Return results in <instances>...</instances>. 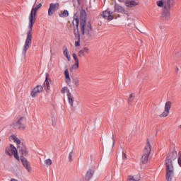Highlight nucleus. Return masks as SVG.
Here are the masks:
<instances>
[{"label":"nucleus","instance_id":"nucleus-48","mask_svg":"<svg viewBox=\"0 0 181 181\" xmlns=\"http://www.w3.org/2000/svg\"><path fill=\"white\" fill-rule=\"evenodd\" d=\"M180 128H181V125H180Z\"/></svg>","mask_w":181,"mask_h":181},{"label":"nucleus","instance_id":"nucleus-34","mask_svg":"<svg viewBox=\"0 0 181 181\" xmlns=\"http://www.w3.org/2000/svg\"><path fill=\"white\" fill-rule=\"evenodd\" d=\"M52 164H53V161H52V159L48 158V159L46 160L47 166H49V168H50Z\"/></svg>","mask_w":181,"mask_h":181},{"label":"nucleus","instance_id":"nucleus-26","mask_svg":"<svg viewBox=\"0 0 181 181\" xmlns=\"http://www.w3.org/2000/svg\"><path fill=\"white\" fill-rule=\"evenodd\" d=\"M78 62H75V64L71 65V66L69 68V71H71V73H73V71L78 70Z\"/></svg>","mask_w":181,"mask_h":181},{"label":"nucleus","instance_id":"nucleus-37","mask_svg":"<svg viewBox=\"0 0 181 181\" xmlns=\"http://www.w3.org/2000/svg\"><path fill=\"white\" fill-rule=\"evenodd\" d=\"M72 56L75 60V63H78V57H77V54L74 53Z\"/></svg>","mask_w":181,"mask_h":181},{"label":"nucleus","instance_id":"nucleus-4","mask_svg":"<svg viewBox=\"0 0 181 181\" xmlns=\"http://www.w3.org/2000/svg\"><path fill=\"white\" fill-rule=\"evenodd\" d=\"M127 22V26L129 28L134 25L135 29L140 32V33H142L143 35L146 33V30L144 28V25L139 23H136V21L134 18V17H129Z\"/></svg>","mask_w":181,"mask_h":181},{"label":"nucleus","instance_id":"nucleus-13","mask_svg":"<svg viewBox=\"0 0 181 181\" xmlns=\"http://www.w3.org/2000/svg\"><path fill=\"white\" fill-rule=\"evenodd\" d=\"M112 13V11H110V9H107L103 12L102 16L106 19V21H112V19H114V15Z\"/></svg>","mask_w":181,"mask_h":181},{"label":"nucleus","instance_id":"nucleus-23","mask_svg":"<svg viewBox=\"0 0 181 181\" xmlns=\"http://www.w3.org/2000/svg\"><path fill=\"white\" fill-rule=\"evenodd\" d=\"M148 159H149V154L143 153L141 156L142 163H144V165H146V163H148Z\"/></svg>","mask_w":181,"mask_h":181},{"label":"nucleus","instance_id":"nucleus-12","mask_svg":"<svg viewBox=\"0 0 181 181\" xmlns=\"http://www.w3.org/2000/svg\"><path fill=\"white\" fill-rule=\"evenodd\" d=\"M42 91H43V86L38 85L32 90L30 95L33 98H35V97H37L40 93H42Z\"/></svg>","mask_w":181,"mask_h":181},{"label":"nucleus","instance_id":"nucleus-39","mask_svg":"<svg viewBox=\"0 0 181 181\" xmlns=\"http://www.w3.org/2000/svg\"><path fill=\"white\" fill-rule=\"evenodd\" d=\"M75 46L78 47L80 46V39L78 41L75 42Z\"/></svg>","mask_w":181,"mask_h":181},{"label":"nucleus","instance_id":"nucleus-43","mask_svg":"<svg viewBox=\"0 0 181 181\" xmlns=\"http://www.w3.org/2000/svg\"><path fill=\"white\" fill-rule=\"evenodd\" d=\"M11 181H18V180H16V179H15V178H12V179L11 180Z\"/></svg>","mask_w":181,"mask_h":181},{"label":"nucleus","instance_id":"nucleus-27","mask_svg":"<svg viewBox=\"0 0 181 181\" xmlns=\"http://www.w3.org/2000/svg\"><path fill=\"white\" fill-rule=\"evenodd\" d=\"M72 83H73L74 87L77 88V87L80 86V79H78V78H77V77L73 78Z\"/></svg>","mask_w":181,"mask_h":181},{"label":"nucleus","instance_id":"nucleus-33","mask_svg":"<svg viewBox=\"0 0 181 181\" xmlns=\"http://www.w3.org/2000/svg\"><path fill=\"white\" fill-rule=\"evenodd\" d=\"M46 76V87L50 88V83H52V79L50 78H47L49 74H47Z\"/></svg>","mask_w":181,"mask_h":181},{"label":"nucleus","instance_id":"nucleus-15","mask_svg":"<svg viewBox=\"0 0 181 181\" xmlns=\"http://www.w3.org/2000/svg\"><path fill=\"white\" fill-rule=\"evenodd\" d=\"M21 160L23 163V166H24L26 170H28V172H30L32 169L30 168V163H29V161H28V160L25 158V157L23 156L21 157Z\"/></svg>","mask_w":181,"mask_h":181},{"label":"nucleus","instance_id":"nucleus-5","mask_svg":"<svg viewBox=\"0 0 181 181\" xmlns=\"http://www.w3.org/2000/svg\"><path fill=\"white\" fill-rule=\"evenodd\" d=\"M13 128L15 129H19L20 131H24L26 129V118L24 117H20L18 121L13 122Z\"/></svg>","mask_w":181,"mask_h":181},{"label":"nucleus","instance_id":"nucleus-1","mask_svg":"<svg viewBox=\"0 0 181 181\" xmlns=\"http://www.w3.org/2000/svg\"><path fill=\"white\" fill-rule=\"evenodd\" d=\"M36 2L37 0H35V2L33 6L32 10L29 16L28 29L30 30L27 33V38L25 40V42L23 48V57H26V52L29 50L30 45H32V30L33 29V25H35V22H36V13L37 11H39V9L42 8V4L40 3L38 5L36 6Z\"/></svg>","mask_w":181,"mask_h":181},{"label":"nucleus","instance_id":"nucleus-22","mask_svg":"<svg viewBox=\"0 0 181 181\" xmlns=\"http://www.w3.org/2000/svg\"><path fill=\"white\" fill-rule=\"evenodd\" d=\"M136 5H138V3L134 1H125V6H127V8H134V6H136Z\"/></svg>","mask_w":181,"mask_h":181},{"label":"nucleus","instance_id":"nucleus-17","mask_svg":"<svg viewBox=\"0 0 181 181\" xmlns=\"http://www.w3.org/2000/svg\"><path fill=\"white\" fill-rule=\"evenodd\" d=\"M151 151H152V146L151 145V142H149V141H147L146 145L144 147V149L143 151V153L146 155H151Z\"/></svg>","mask_w":181,"mask_h":181},{"label":"nucleus","instance_id":"nucleus-29","mask_svg":"<svg viewBox=\"0 0 181 181\" xmlns=\"http://www.w3.org/2000/svg\"><path fill=\"white\" fill-rule=\"evenodd\" d=\"M86 18H87V13H86V11L81 10V22H82V21H86Z\"/></svg>","mask_w":181,"mask_h":181},{"label":"nucleus","instance_id":"nucleus-14","mask_svg":"<svg viewBox=\"0 0 181 181\" xmlns=\"http://www.w3.org/2000/svg\"><path fill=\"white\" fill-rule=\"evenodd\" d=\"M15 152H16V147L13 144H10L9 146L6 148V155H8V156H12Z\"/></svg>","mask_w":181,"mask_h":181},{"label":"nucleus","instance_id":"nucleus-40","mask_svg":"<svg viewBox=\"0 0 181 181\" xmlns=\"http://www.w3.org/2000/svg\"><path fill=\"white\" fill-rule=\"evenodd\" d=\"M122 159H127V154L122 153Z\"/></svg>","mask_w":181,"mask_h":181},{"label":"nucleus","instance_id":"nucleus-25","mask_svg":"<svg viewBox=\"0 0 181 181\" xmlns=\"http://www.w3.org/2000/svg\"><path fill=\"white\" fill-rule=\"evenodd\" d=\"M64 76L66 78V82L70 83V81H71V79L70 78V74H69V69H66L64 71Z\"/></svg>","mask_w":181,"mask_h":181},{"label":"nucleus","instance_id":"nucleus-21","mask_svg":"<svg viewBox=\"0 0 181 181\" xmlns=\"http://www.w3.org/2000/svg\"><path fill=\"white\" fill-rule=\"evenodd\" d=\"M93 175H94V171H93V170H88L85 175V180L89 181L91 177H93Z\"/></svg>","mask_w":181,"mask_h":181},{"label":"nucleus","instance_id":"nucleus-36","mask_svg":"<svg viewBox=\"0 0 181 181\" xmlns=\"http://www.w3.org/2000/svg\"><path fill=\"white\" fill-rule=\"evenodd\" d=\"M13 155L15 159H17L18 160H19V155H18V150H16V152L13 153Z\"/></svg>","mask_w":181,"mask_h":181},{"label":"nucleus","instance_id":"nucleus-32","mask_svg":"<svg viewBox=\"0 0 181 181\" xmlns=\"http://www.w3.org/2000/svg\"><path fill=\"white\" fill-rule=\"evenodd\" d=\"M60 18H67L69 16V11L67 10H64L62 13H59Z\"/></svg>","mask_w":181,"mask_h":181},{"label":"nucleus","instance_id":"nucleus-44","mask_svg":"<svg viewBox=\"0 0 181 181\" xmlns=\"http://www.w3.org/2000/svg\"><path fill=\"white\" fill-rule=\"evenodd\" d=\"M46 90H50V88L46 86Z\"/></svg>","mask_w":181,"mask_h":181},{"label":"nucleus","instance_id":"nucleus-19","mask_svg":"<svg viewBox=\"0 0 181 181\" xmlns=\"http://www.w3.org/2000/svg\"><path fill=\"white\" fill-rule=\"evenodd\" d=\"M74 23H76V29L74 30L75 37L78 40H80V33H78V18H75L74 20Z\"/></svg>","mask_w":181,"mask_h":181},{"label":"nucleus","instance_id":"nucleus-11","mask_svg":"<svg viewBox=\"0 0 181 181\" xmlns=\"http://www.w3.org/2000/svg\"><path fill=\"white\" fill-rule=\"evenodd\" d=\"M60 7L59 3H51L49 5V8L48 9V16H52L55 11L58 10Z\"/></svg>","mask_w":181,"mask_h":181},{"label":"nucleus","instance_id":"nucleus-47","mask_svg":"<svg viewBox=\"0 0 181 181\" xmlns=\"http://www.w3.org/2000/svg\"><path fill=\"white\" fill-rule=\"evenodd\" d=\"M77 1V2H79V0H76Z\"/></svg>","mask_w":181,"mask_h":181},{"label":"nucleus","instance_id":"nucleus-42","mask_svg":"<svg viewBox=\"0 0 181 181\" xmlns=\"http://www.w3.org/2000/svg\"><path fill=\"white\" fill-rule=\"evenodd\" d=\"M174 1H175V0H167V2H170H170H173Z\"/></svg>","mask_w":181,"mask_h":181},{"label":"nucleus","instance_id":"nucleus-28","mask_svg":"<svg viewBox=\"0 0 181 181\" xmlns=\"http://www.w3.org/2000/svg\"><path fill=\"white\" fill-rule=\"evenodd\" d=\"M20 153L23 155V156H28V150L26 149V147L23 146L20 148Z\"/></svg>","mask_w":181,"mask_h":181},{"label":"nucleus","instance_id":"nucleus-46","mask_svg":"<svg viewBox=\"0 0 181 181\" xmlns=\"http://www.w3.org/2000/svg\"><path fill=\"white\" fill-rule=\"evenodd\" d=\"M44 86H46V81H45L44 82Z\"/></svg>","mask_w":181,"mask_h":181},{"label":"nucleus","instance_id":"nucleus-30","mask_svg":"<svg viewBox=\"0 0 181 181\" xmlns=\"http://www.w3.org/2000/svg\"><path fill=\"white\" fill-rule=\"evenodd\" d=\"M11 139H13V142H15L17 145H21V139L16 137V136L12 135Z\"/></svg>","mask_w":181,"mask_h":181},{"label":"nucleus","instance_id":"nucleus-31","mask_svg":"<svg viewBox=\"0 0 181 181\" xmlns=\"http://www.w3.org/2000/svg\"><path fill=\"white\" fill-rule=\"evenodd\" d=\"M64 54L66 56L68 62H70L71 60V57L69 56V50H67V48H65L64 49Z\"/></svg>","mask_w":181,"mask_h":181},{"label":"nucleus","instance_id":"nucleus-16","mask_svg":"<svg viewBox=\"0 0 181 181\" xmlns=\"http://www.w3.org/2000/svg\"><path fill=\"white\" fill-rule=\"evenodd\" d=\"M166 170V175H165V179L167 181H172L173 180V177H175V170Z\"/></svg>","mask_w":181,"mask_h":181},{"label":"nucleus","instance_id":"nucleus-8","mask_svg":"<svg viewBox=\"0 0 181 181\" xmlns=\"http://www.w3.org/2000/svg\"><path fill=\"white\" fill-rule=\"evenodd\" d=\"M103 145L106 149L114 148V136L106 138L103 142Z\"/></svg>","mask_w":181,"mask_h":181},{"label":"nucleus","instance_id":"nucleus-38","mask_svg":"<svg viewBox=\"0 0 181 181\" xmlns=\"http://www.w3.org/2000/svg\"><path fill=\"white\" fill-rule=\"evenodd\" d=\"M68 100H69V103L71 107H73V105H74V100H73V98L69 97V98H68Z\"/></svg>","mask_w":181,"mask_h":181},{"label":"nucleus","instance_id":"nucleus-10","mask_svg":"<svg viewBox=\"0 0 181 181\" xmlns=\"http://www.w3.org/2000/svg\"><path fill=\"white\" fill-rule=\"evenodd\" d=\"M114 13H118L119 17V15H125V13H127V9H125V8L122 7V6H121L118 4H115Z\"/></svg>","mask_w":181,"mask_h":181},{"label":"nucleus","instance_id":"nucleus-24","mask_svg":"<svg viewBox=\"0 0 181 181\" xmlns=\"http://www.w3.org/2000/svg\"><path fill=\"white\" fill-rule=\"evenodd\" d=\"M134 100H135V94L134 93H131L129 95V97L127 98V103L129 105L134 103Z\"/></svg>","mask_w":181,"mask_h":181},{"label":"nucleus","instance_id":"nucleus-49","mask_svg":"<svg viewBox=\"0 0 181 181\" xmlns=\"http://www.w3.org/2000/svg\"><path fill=\"white\" fill-rule=\"evenodd\" d=\"M127 181H129V180H127Z\"/></svg>","mask_w":181,"mask_h":181},{"label":"nucleus","instance_id":"nucleus-6","mask_svg":"<svg viewBox=\"0 0 181 181\" xmlns=\"http://www.w3.org/2000/svg\"><path fill=\"white\" fill-rule=\"evenodd\" d=\"M172 4H165V8L163 9L161 18L163 21H169L170 19V8Z\"/></svg>","mask_w":181,"mask_h":181},{"label":"nucleus","instance_id":"nucleus-7","mask_svg":"<svg viewBox=\"0 0 181 181\" xmlns=\"http://www.w3.org/2000/svg\"><path fill=\"white\" fill-rule=\"evenodd\" d=\"M172 107V103L170 101H167L165 104L164 111L160 115V118H166L169 115V111Z\"/></svg>","mask_w":181,"mask_h":181},{"label":"nucleus","instance_id":"nucleus-3","mask_svg":"<svg viewBox=\"0 0 181 181\" xmlns=\"http://www.w3.org/2000/svg\"><path fill=\"white\" fill-rule=\"evenodd\" d=\"M81 32L83 36L90 37L93 33V27H91V23L86 21H81Z\"/></svg>","mask_w":181,"mask_h":181},{"label":"nucleus","instance_id":"nucleus-2","mask_svg":"<svg viewBox=\"0 0 181 181\" xmlns=\"http://www.w3.org/2000/svg\"><path fill=\"white\" fill-rule=\"evenodd\" d=\"M177 153L174 151L166 157L165 160V170H175V168L177 165Z\"/></svg>","mask_w":181,"mask_h":181},{"label":"nucleus","instance_id":"nucleus-18","mask_svg":"<svg viewBox=\"0 0 181 181\" xmlns=\"http://www.w3.org/2000/svg\"><path fill=\"white\" fill-rule=\"evenodd\" d=\"M167 4L168 5H171V4L169 1H167V0L165 1L163 0H158L156 2V5L158 8H163V9H165V6H166Z\"/></svg>","mask_w":181,"mask_h":181},{"label":"nucleus","instance_id":"nucleus-45","mask_svg":"<svg viewBox=\"0 0 181 181\" xmlns=\"http://www.w3.org/2000/svg\"><path fill=\"white\" fill-rule=\"evenodd\" d=\"M119 2H124V0H118Z\"/></svg>","mask_w":181,"mask_h":181},{"label":"nucleus","instance_id":"nucleus-20","mask_svg":"<svg viewBox=\"0 0 181 181\" xmlns=\"http://www.w3.org/2000/svg\"><path fill=\"white\" fill-rule=\"evenodd\" d=\"M88 52H90V49L88 47H83L82 49L79 50L78 54L79 57H84Z\"/></svg>","mask_w":181,"mask_h":181},{"label":"nucleus","instance_id":"nucleus-41","mask_svg":"<svg viewBox=\"0 0 181 181\" xmlns=\"http://www.w3.org/2000/svg\"><path fill=\"white\" fill-rule=\"evenodd\" d=\"M71 153H70L69 155V159L70 161H71Z\"/></svg>","mask_w":181,"mask_h":181},{"label":"nucleus","instance_id":"nucleus-35","mask_svg":"<svg viewBox=\"0 0 181 181\" xmlns=\"http://www.w3.org/2000/svg\"><path fill=\"white\" fill-rule=\"evenodd\" d=\"M67 91H69V88L67 87H64L62 90L61 93L62 94H66V93H67Z\"/></svg>","mask_w":181,"mask_h":181},{"label":"nucleus","instance_id":"nucleus-9","mask_svg":"<svg viewBox=\"0 0 181 181\" xmlns=\"http://www.w3.org/2000/svg\"><path fill=\"white\" fill-rule=\"evenodd\" d=\"M129 181H139L141 180V174L138 172L130 173L127 177Z\"/></svg>","mask_w":181,"mask_h":181}]
</instances>
